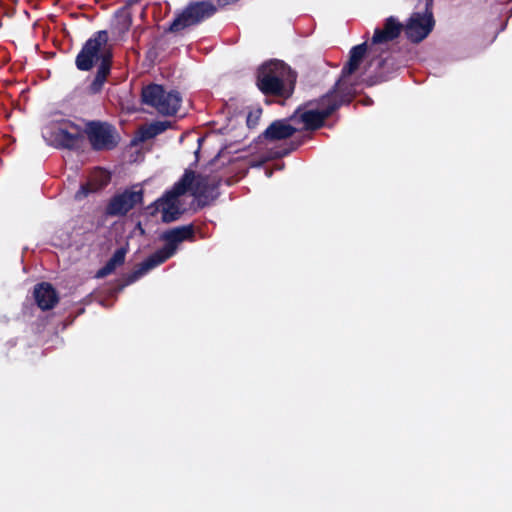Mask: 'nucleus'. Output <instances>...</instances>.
<instances>
[{
	"label": "nucleus",
	"instance_id": "f257e3e1",
	"mask_svg": "<svg viewBox=\"0 0 512 512\" xmlns=\"http://www.w3.org/2000/svg\"><path fill=\"white\" fill-rule=\"evenodd\" d=\"M367 50V42L353 46L349 51L348 61L341 70L340 77L335 82L333 88L325 95H322V129L332 127V125L327 123L328 118L341 106L350 104L354 99L356 89L350 77L360 68Z\"/></svg>",
	"mask_w": 512,
	"mask_h": 512
},
{
	"label": "nucleus",
	"instance_id": "f03ea898",
	"mask_svg": "<svg viewBox=\"0 0 512 512\" xmlns=\"http://www.w3.org/2000/svg\"><path fill=\"white\" fill-rule=\"evenodd\" d=\"M296 75L284 62L271 60L258 71L257 86L265 94L288 97L294 90Z\"/></svg>",
	"mask_w": 512,
	"mask_h": 512
},
{
	"label": "nucleus",
	"instance_id": "7ed1b4c3",
	"mask_svg": "<svg viewBox=\"0 0 512 512\" xmlns=\"http://www.w3.org/2000/svg\"><path fill=\"white\" fill-rule=\"evenodd\" d=\"M42 134L51 145L72 148L82 141L84 130L71 120L55 117L45 125Z\"/></svg>",
	"mask_w": 512,
	"mask_h": 512
},
{
	"label": "nucleus",
	"instance_id": "20e7f679",
	"mask_svg": "<svg viewBox=\"0 0 512 512\" xmlns=\"http://www.w3.org/2000/svg\"><path fill=\"white\" fill-rule=\"evenodd\" d=\"M191 235L192 230L188 226L178 227L162 234L161 239L166 242L165 247L156 251L140 265L139 269L135 272V278L164 263L175 254L179 244L190 238Z\"/></svg>",
	"mask_w": 512,
	"mask_h": 512
},
{
	"label": "nucleus",
	"instance_id": "39448f33",
	"mask_svg": "<svg viewBox=\"0 0 512 512\" xmlns=\"http://www.w3.org/2000/svg\"><path fill=\"white\" fill-rule=\"evenodd\" d=\"M111 49L108 44L106 31L97 32L90 38L76 58V66L79 70H90L95 63H110Z\"/></svg>",
	"mask_w": 512,
	"mask_h": 512
},
{
	"label": "nucleus",
	"instance_id": "423d86ee",
	"mask_svg": "<svg viewBox=\"0 0 512 512\" xmlns=\"http://www.w3.org/2000/svg\"><path fill=\"white\" fill-rule=\"evenodd\" d=\"M193 180V173H186L171 191L155 202V210L161 213L162 221H174L182 213L180 196L190 189Z\"/></svg>",
	"mask_w": 512,
	"mask_h": 512
},
{
	"label": "nucleus",
	"instance_id": "0eeeda50",
	"mask_svg": "<svg viewBox=\"0 0 512 512\" xmlns=\"http://www.w3.org/2000/svg\"><path fill=\"white\" fill-rule=\"evenodd\" d=\"M144 103L154 107L164 115L175 114L181 105V97L176 91H165L160 85H149L142 90Z\"/></svg>",
	"mask_w": 512,
	"mask_h": 512
},
{
	"label": "nucleus",
	"instance_id": "6e6552de",
	"mask_svg": "<svg viewBox=\"0 0 512 512\" xmlns=\"http://www.w3.org/2000/svg\"><path fill=\"white\" fill-rule=\"evenodd\" d=\"M215 12L212 4L207 2L195 3L187 7L170 26L171 31H179L210 17Z\"/></svg>",
	"mask_w": 512,
	"mask_h": 512
},
{
	"label": "nucleus",
	"instance_id": "1a4fd4ad",
	"mask_svg": "<svg viewBox=\"0 0 512 512\" xmlns=\"http://www.w3.org/2000/svg\"><path fill=\"white\" fill-rule=\"evenodd\" d=\"M434 24L431 13L429 15L413 13L404 28L406 37L413 43H419L430 34Z\"/></svg>",
	"mask_w": 512,
	"mask_h": 512
},
{
	"label": "nucleus",
	"instance_id": "9d476101",
	"mask_svg": "<svg viewBox=\"0 0 512 512\" xmlns=\"http://www.w3.org/2000/svg\"><path fill=\"white\" fill-rule=\"evenodd\" d=\"M292 119L303 125L305 130H315L320 127V100L308 101L297 108Z\"/></svg>",
	"mask_w": 512,
	"mask_h": 512
},
{
	"label": "nucleus",
	"instance_id": "9b49d317",
	"mask_svg": "<svg viewBox=\"0 0 512 512\" xmlns=\"http://www.w3.org/2000/svg\"><path fill=\"white\" fill-rule=\"evenodd\" d=\"M86 133L95 149L111 148L116 143L113 129L107 124L90 123L87 126Z\"/></svg>",
	"mask_w": 512,
	"mask_h": 512
},
{
	"label": "nucleus",
	"instance_id": "f8f14e48",
	"mask_svg": "<svg viewBox=\"0 0 512 512\" xmlns=\"http://www.w3.org/2000/svg\"><path fill=\"white\" fill-rule=\"evenodd\" d=\"M142 201L141 190L125 191L113 198L108 206L110 214L123 215Z\"/></svg>",
	"mask_w": 512,
	"mask_h": 512
},
{
	"label": "nucleus",
	"instance_id": "ddd939ff",
	"mask_svg": "<svg viewBox=\"0 0 512 512\" xmlns=\"http://www.w3.org/2000/svg\"><path fill=\"white\" fill-rule=\"evenodd\" d=\"M402 30L403 25L395 17L390 16L385 20L382 29H375L372 44H382L393 41L400 35Z\"/></svg>",
	"mask_w": 512,
	"mask_h": 512
},
{
	"label": "nucleus",
	"instance_id": "4468645a",
	"mask_svg": "<svg viewBox=\"0 0 512 512\" xmlns=\"http://www.w3.org/2000/svg\"><path fill=\"white\" fill-rule=\"evenodd\" d=\"M34 297L42 310L53 308L58 302V296L54 288L48 283H41L34 289Z\"/></svg>",
	"mask_w": 512,
	"mask_h": 512
},
{
	"label": "nucleus",
	"instance_id": "2eb2a0df",
	"mask_svg": "<svg viewBox=\"0 0 512 512\" xmlns=\"http://www.w3.org/2000/svg\"><path fill=\"white\" fill-rule=\"evenodd\" d=\"M109 180L110 176L108 172L102 169H97L92 173L88 183L81 186L80 190L76 193L75 197L77 199H81L85 197L89 192L96 191L97 189L106 185L109 182Z\"/></svg>",
	"mask_w": 512,
	"mask_h": 512
},
{
	"label": "nucleus",
	"instance_id": "dca6fc26",
	"mask_svg": "<svg viewBox=\"0 0 512 512\" xmlns=\"http://www.w3.org/2000/svg\"><path fill=\"white\" fill-rule=\"evenodd\" d=\"M396 70L393 59L380 58L377 59V67L370 78V85L388 81L392 73Z\"/></svg>",
	"mask_w": 512,
	"mask_h": 512
},
{
	"label": "nucleus",
	"instance_id": "f3484780",
	"mask_svg": "<svg viewBox=\"0 0 512 512\" xmlns=\"http://www.w3.org/2000/svg\"><path fill=\"white\" fill-rule=\"evenodd\" d=\"M295 129L285 121L273 122L265 131V137L269 140H282L292 136Z\"/></svg>",
	"mask_w": 512,
	"mask_h": 512
},
{
	"label": "nucleus",
	"instance_id": "a211bd4d",
	"mask_svg": "<svg viewBox=\"0 0 512 512\" xmlns=\"http://www.w3.org/2000/svg\"><path fill=\"white\" fill-rule=\"evenodd\" d=\"M126 255V249L121 248L117 250L111 260L107 263V265L98 272L99 277L106 276L107 274L111 273L117 266L124 263Z\"/></svg>",
	"mask_w": 512,
	"mask_h": 512
},
{
	"label": "nucleus",
	"instance_id": "6ab92c4d",
	"mask_svg": "<svg viewBox=\"0 0 512 512\" xmlns=\"http://www.w3.org/2000/svg\"><path fill=\"white\" fill-rule=\"evenodd\" d=\"M167 122H156L141 129V138L148 139L163 132L167 128Z\"/></svg>",
	"mask_w": 512,
	"mask_h": 512
},
{
	"label": "nucleus",
	"instance_id": "aec40b11",
	"mask_svg": "<svg viewBox=\"0 0 512 512\" xmlns=\"http://www.w3.org/2000/svg\"><path fill=\"white\" fill-rule=\"evenodd\" d=\"M110 69V63H101L97 72V75L95 77L94 82L92 83V90L94 92H98L102 85L104 84V81L106 79L107 74L109 73Z\"/></svg>",
	"mask_w": 512,
	"mask_h": 512
},
{
	"label": "nucleus",
	"instance_id": "412c9836",
	"mask_svg": "<svg viewBox=\"0 0 512 512\" xmlns=\"http://www.w3.org/2000/svg\"><path fill=\"white\" fill-rule=\"evenodd\" d=\"M138 228L141 231V233H143L142 227L140 225H138Z\"/></svg>",
	"mask_w": 512,
	"mask_h": 512
}]
</instances>
